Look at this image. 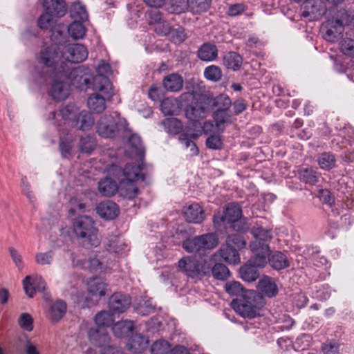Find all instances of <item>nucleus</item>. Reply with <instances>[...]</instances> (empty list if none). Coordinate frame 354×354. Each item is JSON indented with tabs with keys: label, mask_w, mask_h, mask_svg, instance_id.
<instances>
[{
	"label": "nucleus",
	"mask_w": 354,
	"mask_h": 354,
	"mask_svg": "<svg viewBox=\"0 0 354 354\" xmlns=\"http://www.w3.org/2000/svg\"><path fill=\"white\" fill-rule=\"evenodd\" d=\"M354 19L345 9L337 11L336 18L328 20L325 28L326 32L324 38L330 42H335L338 39L339 36L344 32V26L351 24Z\"/></svg>",
	"instance_id": "6"
},
{
	"label": "nucleus",
	"mask_w": 354,
	"mask_h": 354,
	"mask_svg": "<svg viewBox=\"0 0 354 354\" xmlns=\"http://www.w3.org/2000/svg\"><path fill=\"white\" fill-rule=\"evenodd\" d=\"M127 245L118 236H111L106 245V250L110 252L117 254H122Z\"/></svg>",
	"instance_id": "44"
},
{
	"label": "nucleus",
	"mask_w": 354,
	"mask_h": 354,
	"mask_svg": "<svg viewBox=\"0 0 354 354\" xmlns=\"http://www.w3.org/2000/svg\"><path fill=\"white\" fill-rule=\"evenodd\" d=\"M245 246L246 241L242 234H232L227 236L225 243L221 245L218 253L224 261L236 265L241 261L239 250Z\"/></svg>",
	"instance_id": "4"
},
{
	"label": "nucleus",
	"mask_w": 354,
	"mask_h": 354,
	"mask_svg": "<svg viewBox=\"0 0 354 354\" xmlns=\"http://www.w3.org/2000/svg\"><path fill=\"white\" fill-rule=\"evenodd\" d=\"M242 57L236 52L227 53L223 57L224 66L234 71H238L242 66Z\"/></svg>",
	"instance_id": "37"
},
{
	"label": "nucleus",
	"mask_w": 354,
	"mask_h": 354,
	"mask_svg": "<svg viewBox=\"0 0 354 354\" xmlns=\"http://www.w3.org/2000/svg\"><path fill=\"white\" fill-rule=\"evenodd\" d=\"M249 259L247 263L240 268V274L243 280L248 282L256 281L259 277V268H263L267 263V258L257 254Z\"/></svg>",
	"instance_id": "9"
},
{
	"label": "nucleus",
	"mask_w": 354,
	"mask_h": 354,
	"mask_svg": "<svg viewBox=\"0 0 354 354\" xmlns=\"http://www.w3.org/2000/svg\"><path fill=\"white\" fill-rule=\"evenodd\" d=\"M183 100H191V102L185 107V115L187 119L194 123L206 118L210 112L207 101L205 100V93H197L193 88L191 92L181 95Z\"/></svg>",
	"instance_id": "3"
},
{
	"label": "nucleus",
	"mask_w": 354,
	"mask_h": 354,
	"mask_svg": "<svg viewBox=\"0 0 354 354\" xmlns=\"http://www.w3.org/2000/svg\"><path fill=\"white\" fill-rule=\"evenodd\" d=\"M95 142L93 137H82L80 140V147L82 151L91 153L95 149Z\"/></svg>",
	"instance_id": "55"
},
{
	"label": "nucleus",
	"mask_w": 354,
	"mask_h": 354,
	"mask_svg": "<svg viewBox=\"0 0 354 354\" xmlns=\"http://www.w3.org/2000/svg\"><path fill=\"white\" fill-rule=\"evenodd\" d=\"M119 184L111 178H105L98 183V191L104 196L111 197L118 191Z\"/></svg>",
	"instance_id": "31"
},
{
	"label": "nucleus",
	"mask_w": 354,
	"mask_h": 354,
	"mask_svg": "<svg viewBox=\"0 0 354 354\" xmlns=\"http://www.w3.org/2000/svg\"><path fill=\"white\" fill-rule=\"evenodd\" d=\"M165 131L173 135L180 133L183 130V123L180 120L175 118H168L161 122Z\"/></svg>",
	"instance_id": "39"
},
{
	"label": "nucleus",
	"mask_w": 354,
	"mask_h": 354,
	"mask_svg": "<svg viewBox=\"0 0 354 354\" xmlns=\"http://www.w3.org/2000/svg\"><path fill=\"white\" fill-rule=\"evenodd\" d=\"M49 95L53 99L57 101L64 100L67 93L64 90L63 82L58 81L53 82L49 91Z\"/></svg>",
	"instance_id": "49"
},
{
	"label": "nucleus",
	"mask_w": 354,
	"mask_h": 354,
	"mask_svg": "<svg viewBox=\"0 0 354 354\" xmlns=\"http://www.w3.org/2000/svg\"><path fill=\"white\" fill-rule=\"evenodd\" d=\"M326 10V5L323 0H306L300 8L301 16L308 21L319 20Z\"/></svg>",
	"instance_id": "10"
},
{
	"label": "nucleus",
	"mask_w": 354,
	"mask_h": 354,
	"mask_svg": "<svg viewBox=\"0 0 354 354\" xmlns=\"http://www.w3.org/2000/svg\"><path fill=\"white\" fill-rule=\"evenodd\" d=\"M311 339L312 338L310 335L308 334H301L296 339L295 345L301 351H304L309 346Z\"/></svg>",
	"instance_id": "63"
},
{
	"label": "nucleus",
	"mask_w": 354,
	"mask_h": 354,
	"mask_svg": "<svg viewBox=\"0 0 354 354\" xmlns=\"http://www.w3.org/2000/svg\"><path fill=\"white\" fill-rule=\"evenodd\" d=\"M268 259L270 266L277 270L285 269L290 265L286 255L279 251H275L270 254L269 252L267 256Z\"/></svg>",
	"instance_id": "25"
},
{
	"label": "nucleus",
	"mask_w": 354,
	"mask_h": 354,
	"mask_svg": "<svg viewBox=\"0 0 354 354\" xmlns=\"http://www.w3.org/2000/svg\"><path fill=\"white\" fill-rule=\"evenodd\" d=\"M61 58L59 48L55 45L47 46L41 50L38 62L46 67H54Z\"/></svg>",
	"instance_id": "12"
},
{
	"label": "nucleus",
	"mask_w": 354,
	"mask_h": 354,
	"mask_svg": "<svg viewBox=\"0 0 354 354\" xmlns=\"http://www.w3.org/2000/svg\"><path fill=\"white\" fill-rule=\"evenodd\" d=\"M160 110L165 115H176L180 111L179 101L174 97H166L160 102Z\"/></svg>",
	"instance_id": "36"
},
{
	"label": "nucleus",
	"mask_w": 354,
	"mask_h": 354,
	"mask_svg": "<svg viewBox=\"0 0 354 354\" xmlns=\"http://www.w3.org/2000/svg\"><path fill=\"white\" fill-rule=\"evenodd\" d=\"M170 344L164 339H159L153 343L151 346V353L167 354L169 352Z\"/></svg>",
	"instance_id": "54"
},
{
	"label": "nucleus",
	"mask_w": 354,
	"mask_h": 354,
	"mask_svg": "<svg viewBox=\"0 0 354 354\" xmlns=\"http://www.w3.org/2000/svg\"><path fill=\"white\" fill-rule=\"evenodd\" d=\"M75 126L80 130L86 131L91 128L94 124V118L92 114L87 111H82L73 120Z\"/></svg>",
	"instance_id": "30"
},
{
	"label": "nucleus",
	"mask_w": 354,
	"mask_h": 354,
	"mask_svg": "<svg viewBox=\"0 0 354 354\" xmlns=\"http://www.w3.org/2000/svg\"><path fill=\"white\" fill-rule=\"evenodd\" d=\"M198 136L199 135L196 133H189L187 131H184L179 136V141L186 149L190 148L192 156H196L199 153V149L194 141Z\"/></svg>",
	"instance_id": "32"
},
{
	"label": "nucleus",
	"mask_w": 354,
	"mask_h": 354,
	"mask_svg": "<svg viewBox=\"0 0 354 354\" xmlns=\"http://www.w3.org/2000/svg\"><path fill=\"white\" fill-rule=\"evenodd\" d=\"M134 329V324L130 320H121L113 324L112 331L113 335L119 338L129 336Z\"/></svg>",
	"instance_id": "27"
},
{
	"label": "nucleus",
	"mask_w": 354,
	"mask_h": 354,
	"mask_svg": "<svg viewBox=\"0 0 354 354\" xmlns=\"http://www.w3.org/2000/svg\"><path fill=\"white\" fill-rule=\"evenodd\" d=\"M142 163H127L122 168L119 165L112 164L109 166L107 171L109 175L114 177L118 182L127 181L135 183L139 180H145V174L142 173Z\"/></svg>",
	"instance_id": "5"
},
{
	"label": "nucleus",
	"mask_w": 354,
	"mask_h": 354,
	"mask_svg": "<svg viewBox=\"0 0 354 354\" xmlns=\"http://www.w3.org/2000/svg\"><path fill=\"white\" fill-rule=\"evenodd\" d=\"M149 342V339L146 336L141 334H136L129 339L127 343L128 349L134 354H137L146 349Z\"/></svg>",
	"instance_id": "23"
},
{
	"label": "nucleus",
	"mask_w": 354,
	"mask_h": 354,
	"mask_svg": "<svg viewBox=\"0 0 354 354\" xmlns=\"http://www.w3.org/2000/svg\"><path fill=\"white\" fill-rule=\"evenodd\" d=\"M106 287L107 284L101 278H93L88 282V291L93 296H104Z\"/></svg>",
	"instance_id": "35"
},
{
	"label": "nucleus",
	"mask_w": 354,
	"mask_h": 354,
	"mask_svg": "<svg viewBox=\"0 0 354 354\" xmlns=\"http://www.w3.org/2000/svg\"><path fill=\"white\" fill-rule=\"evenodd\" d=\"M205 145L210 149H221L223 147V141L219 136L210 134L205 141Z\"/></svg>",
	"instance_id": "58"
},
{
	"label": "nucleus",
	"mask_w": 354,
	"mask_h": 354,
	"mask_svg": "<svg viewBox=\"0 0 354 354\" xmlns=\"http://www.w3.org/2000/svg\"><path fill=\"white\" fill-rule=\"evenodd\" d=\"M128 142L132 148L133 152L135 153L136 156H137L140 161H142L145 151L140 137L136 134H132L129 136Z\"/></svg>",
	"instance_id": "41"
},
{
	"label": "nucleus",
	"mask_w": 354,
	"mask_h": 354,
	"mask_svg": "<svg viewBox=\"0 0 354 354\" xmlns=\"http://www.w3.org/2000/svg\"><path fill=\"white\" fill-rule=\"evenodd\" d=\"M88 337L92 344L104 348L109 344L110 337L106 328H91L88 331Z\"/></svg>",
	"instance_id": "19"
},
{
	"label": "nucleus",
	"mask_w": 354,
	"mask_h": 354,
	"mask_svg": "<svg viewBox=\"0 0 354 354\" xmlns=\"http://www.w3.org/2000/svg\"><path fill=\"white\" fill-rule=\"evenodd\" d=\"M257 288L261 294L269 298L275 297L279 291L274 280L268 276H264L259 280Z\"/></svg>",
	"instance_id": "22"
},
{
	"label": "nucleus",
	"mask_w": 354,
	"mask_h": 354,
	"mask_svg": "<svg viewBox=\"0 0 354 354\" xmlns=\"http://www.w3.org/2000/svg\"><path fill=\"white\" fill-rule=\"evenodd\" d=\"M229 110L217 109L213 113V118L217 127L225 123L231 122V115L228 113Z\"/></svg>",
	"instance_id": "53"
},
{
	"label": "nucleus",
	"mask_w": 354,
	"mask_h": 354,
	"mask_svg": "<svg viewBox=\"0 0 354 354\" xmlns=\"http://www.w3.org/2000/svg\"><path fill=\"white\" fill-rule=\"evenodd\" d=\"M214 263L212 257H185L179 260L178 267L191 278L205 277L212 273L216 279L226 280L230 274L228 268L223 263Z\"/></svg>",
	"instance_id": "1"
},
{
	"label": "nucleus",
	"mask_w": 354,
	"mask_h": 354,
	"mask_svg": "<svg viewBox=\"0 0 354 354\" xmlns=\"http://www.w3.org/2000/svg\"><path fill=\"white\" fill-rule=\"evenodd\" d=\"M217 46L212 43H204L198 49L197 56L199 59L205 62H212L218 57Z\"/></svg>",
	"instance_id": "24"
},
{
	"label": "nucleus",
	"mask_w": 354,
	"mask_h": 354,
	"mask_svg": "<svg viewBox=\"0 0 354 354\" xmlns=\"http://www.w3.org/2000/svg\"><path fill=\"white\" fill-rule=\"evenodd\" d=\"M43 7L47 14L55 18L64 17L67 11V5L64 0H44Z\"/></svg>",
	"instance_id": "16"
},
{
	"label": "nucleus",
	"mask_w": 354,
	"mask_h": 354,
	"mask_svg": "<svg viewBox=\"0 0 354 354\" xmlns=\"http://www.w3.org/2000/svg\"><path fill=\"white\" fill-rule=\"evenodd\" d=\"M54 17L48 15L45 11L37 19V26L41 30H47L53 26Z\"/></svg>",
	"instance_id": "59"
},
{
	"label": "nucleus",
	"mask_w": 354,
	"mask_h": 354,
	"mask_svg": "<svg viewBox=\"0 0 354 354\" xmlns=\"http://www.w3.org/2000/svg\"><path fill=\"white\" fill-rule=\"evenodd\" d=\"M87 106L94 113H102L106 109L105 98L98 93H93L87 99Z\"/></svg>",
	"instance_id": "29"
},
{
	"label": "nucleus",
	"mask_w": 354,
	"mask_h": 354,
	"mask_svg": "<svg viewBox=\"0 0 354 354\" xmlns=\"http://www.w3.org/2000/svg\"><path fill=\"white\" fill-rule=\"evenodd\" d=\"M298 177L302 183L314 185L318 182L319 176L312 167H306L298 170Z\"/></svg>",
	"instance_id": "34"
},
{
	"label": "nucleus",
	"mask_w": 354,
	"mask_h": 354,
	"mask_svg": "<svg viewBox=\"0 0 354 354\" xmlns=\"http://www.w3.org/2000/svg\"><path fill=\"white\" fill-rule=\"evenodd\" d=\"M68 32L73 39L77 40L84 37L86 29L83 22L74 21L68 26Z\"/></svg>",
	"instance_id": "46"
},
{
	"label": "nucleus",
	"mask_w": 354,
	"mask_h": 354,
	"mask_svg": "<svg viewBox=\"0 0 354 354\" xmlns=\"http://www.w3.org/2000/svg\"><path fill=\"white\" fill-rule=\"evenodd\" d=\"M187 2L198 12L206 11L211 4V0H187Z\"/></svg>",
	"instance_id": "56"
},
{
	"label": "nucleus",
	"mask_w": 354,
	"mask_h": 354,
	"mask_svg": "<svg viewBox=\"0 0 354 354\" xmlns=\"http://www.w3.org/2000/svg\"><path fill=\"white\" fill-rule=\"evenodd\" d=\"M20 327L27 331H32L33 329V319L30 314L22 313L18 320Z\"/></svg>",
	"instance_id": "57"
},
{
	"label": "nucleus",
	"mask_w": 354,
	"mask_h": 354,
	"mask_svg": "<svg viewBox=\"0 0 354 354\" xmlns=\"http://www.w3.org/2000/svg\"><path fill=\"white\" fill-rule=\"evenodd\" d=\"M335 157L331 153L324 152L321 154L318 159L319 167L325 170H329L335 167Z\"/></svg>",
	"instance_id": "51"
},
{
	"label": "nucleus",
	"mask_w": 354,
	"mask_h": 354,
	"mask_svg": "<svg viewBox=\"0 0 354 354\" xmlns=\"http://www.w3.org/2000/svg\"><path fill=\"white\" fill-rule=\"evenodd\" d=\"M118 191L120 194L124 198L132 200L139 194V189L135 185V183H129L127 181L118 182Z\"/></svg>",
	"instance_id": "38"
},
{
	"label": "nucleus",
	"mask_w": 354,
	"mask_h": 354,
	"mask_svg": "<svg viewBox=\"0 0 354 354\" xmlns=\"http://www.w3.org/2000/svg\"><path fill=\"white\" fill-rule=\"evenodd\" d=\"M182 246L187 252L198 254L203 253L198 236L186 239L183 241Z\"/></svg>",
	"instance_id": "45"
},
{
	"label": "nucleus",
	"mask_w": 354,
	"mask_h": 354,
	"mask_svg": "<svg viewBox=\"0 0 354 354\" xmlns=\"http://www.w3.org/2000/svg\"><path fill=\"white\" fill-rule=\"evenodd\" d=\"M184 216L189 223L199 224L205 218L203 208L197 203H193L185 208Z\"/></svg>",
	"instance_id": "18"
},
{
	"label": "nucleus",
	"mask_w": 354,
	"mask_h": 354,
	"mask_svg": "<svg viewBox=\"0 0 354 354\" xmlns=\"http://www.w3.org/2000/svg\"><path fill=\"white\" fill-rule=\"evenodd\" d=\"M66 59L72 63H80L88 57L87 48L80 44H72L66 47Z\"/></svg>",
	"instance_id": "15"
},
{
	"label": "nucleus",
	"mask_w": 354,
	"mask_h": 354,
	"mask_svg": "<svg viewBox=\"0 0 354 354\" xmlns=\"http://www.w3.org/2000/svg\"><path fill=\"white\" fill-rule=\"evenodd\" d=\"M164 88L170 92H177L183 86V79L177 73H171L165 76L162 80Z\"/></svg>",
	"instance_id": "26"
},
{
	"label": "nucleus",
	"mask_w": 354,
	"mask_h": 354,
	"mask_svg": "<svg viewBox=\"0 0 354 354\" xmlns=\"http://www.w3.org/2000/svg\"><path fill=\"white\" fill-rule=\"evenodd\" d=\"M255 240L250 244V249L253 254L263 255L267 258L270 252L269 242L272 238V232L270 229H265L261 226L254 227L251 231Z\"/></svg>",
	"instance_id": "8"
},
{
	"label": "nucleus",
	"mask_w": 354,
	"mask_h": 354,
	"mask_svg": "<svg viewBox=\"0 0 354 354\" xmlns=\"http://www.w3.org/2000/svg\"><path fill=\"white\" fill-rule=\"evenodd\" d=\"M97 214L106 220L115 218L120 212L118 205L109 200L100 203L96 207Z\"/></svg>",
	"instance_id": "17"
},
{
	"label": "nucleus",
	"mask_w": 354,
	"mask_h": 354,
	"mask_svg": "<svg viewBox=\"0 0 354 354\" xmlns=\"http://www.w3.org/2000/svg\"><path fill=\"white\" fill-rule=\"evenodd\" d=\"M92 88L95 91L101 92L108 98H111L113 95L112 84L104 74H97L93 78Z\"/></svg>",
	"instance_id": "20"
},
{
	"label": "nucleus",
	"mask_w": 354,
	"mask_h": 354,
	"mask_svg": "<svg viewBox=\"0 0 354 354\" xmlns=\"http://www.w3.org/2000/svg\"><path fill=\"white\" fill-rule=\"evenodd\" d=\"M70 16L74 21L84 22L88 19V13L84 6L74 3L70 10Z\"/></svg>",
	"instance_id": "43"
},
{
	"label": "nucleus",
	"mask_w": 354,
	"mask_h": 354,
	"mask_svg": "<svg viewBox=\"0 0 354 354\" xmlns=\"http://www.w3.org/2000/svg\"><path fill=\"white\" fill-rule=\"evenodd\" d=\"M348 35V33H346ZM339 48L343 53L339 64V71L345 73L348 80L353 81L354 76V39L346 36L339 43Z\"/></svg>",
	"instance_id": "7"
},
{
	"label": "nucleus",
	"mask_w": 354,
	"mask_h": 354,
	"mask_svg": "<svg viewBox=\"0 0 354 354\" xmlns=\"http://www.w3.org/2000/svg\"><path fill=\"white\" fill-rule=\"evenodd\" d=\"M82 73L83 70L81 68V67L74 68L70 71L67 76L68 79H70L72 82H74L77 81L80 83L82 80L84 86L83 85H81V88H88L90 87V85L91 84V80L88 77H84L82 75Z\"/></svg>",
	"instance_id": "47"
},
{
	"label": "nucleus",
	"mask_w": 354,
	"mask_h": 354,
	"mask_svg": "<svg viewBox=\"0 0 354 354\" xmlns=\"http://www.w3.org/2000/svg\"><path fill=\"white\" fill-rule=\"evenodd\" d=\"M231 306L243 317L252 319L259 315L258 308L247 299H233Z\"/></svg>",
	"instance_id": "13"
},
{
	"label": "nucleus",
	"mask_w": 354,
	"mask_h": 354,
	"mask_svg": "<svg viewBox=\"0 0 354 354\" xmlns=\"http://www.w3.org/2000/svg\"><path fill=\"white\" fill-rule=\"evenodd\" d=\"M203 253L206 250H212L216 248L219 242L218 235L214 232L205 233L198 235Z\"/></svg>",
	"instance_id": "33"
},
{
	"label": "nucleus",
	"mask_w": 354,
	"mask_h": 354,
	"mask_svg": "<svg viewBox=\"0 0 354 354\" xmlns=\"http://www.w3.org/2000/svg\"><path fill=\"white\" fill-rule=\"evenodd\" d=\"M73 229L76 236L82 239L84 247L92 248L100 245L98 230L90 216H80L75 218L73 223Z\"/></svg>",
	"instance_id": "2"
},
{
	"label": "nucleus",
	"mask_w": 354,
	"mask_h": 354,
	"mask_svg": "<svg viewBox=\"0 0 354 354\" xmlns=\"http://www.w3.org/2000/svg\"><path fill=\"white\" fill-rule=\"evenodd\" d=\"M155 20L157 21L154 27V30L156 34L162 36H166L170 34L172 29L170 23L165 20L162 21L159 12L157 14Z\"/></svg>",
	"instance_id": "48"
},
{
	"label": "nucleus",
	"mask_w": 354,
	"mask_h": 354,
	"mask_svg": "<svg viewBox=\"0 0 354 354\" xmlns=\"http://www.w3.org/2000/svg\"><path fill=\"white\" fill-rule=\"evenodd\" d=\"M204 77L209 81L216 82L222 78V71L221 68L216 65H211L206 67L204 70Z\"/></svg>",
	"instance_id": "50"
},
{
	"label": "nucleus",
	"mask_w": 354,
	"mask_h": 354,
	"mask_svg": "<svg viewBox=\"0 0 354 354\" xmlns=\"http://www.w3.org/2000/svg\"><path fill=\"white\" fill-rule=\"evenodd\" d=\"M77 107L73 103L66 105H62L59 110V113L60 116L65 120H69L75 118Z\"/></svg>",
	"instance_id": "52"
},
{
	"label": "nucleus",
	"mask_w": 354,
	"mask_h": 354,
	"mask_svg": "<svg viewBox=\"0 0 354 354\" xmlns=\"http://www.w3.org/2000/svg\"><path fill=\"white\" fill-rule=\"evenodd\" d=\"M205 100L207 101L210 111L215 108L217 109L229 110L232 105V101L229 96L225 94H221L214 97L212 93L208 92L205 93Z\"/></svg>",
	"instance_id": "21"
},
{
	"label": "nucleus",
	"mask_w": 354,
	"mask_h": 354,
	"mask_svg": "<svg viewBox=\"0 0 354 354\" xmlns=\"http://www.w3.org/2000/svg\"><path fill=\"white\" fill-rule=\"evenodd\" d=\"M339 345L336 342H329L323 344L322 351L324 354H338Z\"/></svg>",
	"instance_id": "64"
},
{
	"label": "nucleus",
	"mask_w": 354,
	"mask_h": 354,
	"mask_svg": "<svg viewBox=\"0 0 354 354\" xmlns=\"http://www.w3.org/2000/svg\"><path fill=\"white\" fill-rule=\"evenodd\" d=\"M113 314L111 311H101L95 316V323L100 328H106L113 323Z\"/></svg>",
	"instance_id": "42"
},
{
	"label": "nucleus",
	"mask_w": 354,
	"mask_h": 354,
	"mask_svg": "<svg viewBox=\"0 0 354 354\" xmlns=\"http://www.w3.org/2000/svg\"><path fill=\"white\" fill-rule=\"evenodd\" d=\"M97 132L102 138H114L118 131V125L113 117L104 115L97 122Z\"/></svg>",
	"instance_id": "11"
},
{
	"label": "nucleus",
	"mask_w": 354,
	"mask_h": 354,
	"mask_svg": "<svg viewBox=\"0 0 354 354\" xmlns=\"http://www.w3.org/2000/svg\"><path fill=\"white\" fill-rule=\"evenodd\" d=\"M225 290L230 295H239L243 291L242 285L238 281H230L225 284Z\"/></svg>",
	"instance_id": "60"
},
{
	"label": "nucleus",
	"mask_w": 354,
	"mask_h": 354,
	"mask_svg": "<svg viewBox=\"0 0 354 354\" xmlns=\"http://www.w3.org/2000/svg\"><path fill=\"white\" fill-rule=\"evenodd\" d=\"M223 212L225 214L227 223L229 224L236 221V220H239L242 216V209L241 207L235 203H229Z\"/></svg>",
	"instance_id": "40"
},
{
	"label": "nucleus",
	"mask_w": 354,
	"mask_h": 354,
	"mask_svg": "<svg viewBox=\"0 0 354 354\" xmlns=\"http://www.w3.org/2000/svg\"><path fill=\"white\" fill-rule=\"evenodd\" d=\"M66 312V304L61 299L55 301L49 308L48 317L52 322H57Z\"/></svg>",
	"instance_id": "28"
},
{
	"label": "nucleus",
	"mask_w": 354,
	"mask_h": 354,
	"mask_svg": "<svg viewBox=\"0 0 354 354\" xmlns=\"http://www.w3.org/2000/svg\"><path fill=\"white\" fill-rule=\"evenodd\" d=\"M130 305L131 298L125 294L115 292L109 299V310L114 314H120L125 312Z\"/></svg>",
	"instance_id": "14"
},
{
	"label": "nucleus",
	"mask_w": 354,
	"mask_h": 354,
	"mask_svg": "<svg viewBox=\"0 0 354 354\" xmlns=\"http://www.w3.org/2000/svg\"><path fill=\"white\" fill-rule=\"evenodd\" d=\"M319 198L324 203L331 207L335 203V197L327 189H322L319 191Z\"/></svg>",
	"instance_id": "62"
},
{
	"label": "nucleus",
	"mask_w": 354,
	"mask_h": 354,
	"mask_svg": "<svg viewBox=\"0 0 354 354\" xmlns=\"http://www.w3.org/2000/svg\"><path fill=\"white\" fill-rule=\"evenodd\" d=\"M170 34L171 41L174 43H183L187 39L185 29L181 26L171 29Z\"/></svg>",
	"instance_id": "61"
}]
</instances>
